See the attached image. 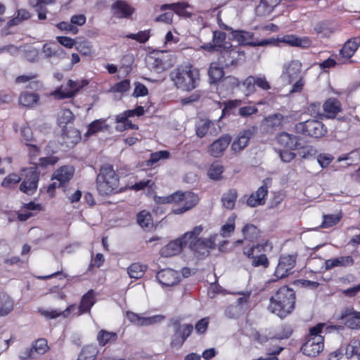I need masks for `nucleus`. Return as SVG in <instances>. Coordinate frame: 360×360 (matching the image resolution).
<instances>
[{"instance_id":"obj_1","label":"nucleus","mask_w":360,"mask_h":360,"mask_svg":"<svg viewBox=\"0 0 360 360\" xmlns=\"http://www.w3.org/2000/svg\"><path fill=\"white\" fill-rule=\"evenodd\" d=\"M174 86L182 91H190L195 89L200 82V71L188 63L178 65L169 74Z\"/></svg>"},{"instance_id":"obj_2","label":"nucleus","mask_w":360,"mask_h":360,"mask_svg":"<svg viewBox=\"0 0 360 360\" xmlns=\"http://www.w3.org/2000/svg\"><path fill=\"white\" fill-rule=\"evenodd\" d=\"M295 304V292L288 286L280 288L269 300V310L281 319L292 313Z\"/></svg>"},{"instance_id":"obj_3","label":"nucleus","mask_w":360,"mask_h":360,"mask_svg":"<svg viewBox=\"0 0 360 360\" xmlns=\"http://www.w3.org/2000/svg\"><path fill=\"white\" fill-rule=\"evenodd\" d=\"M119 185V177L113 167L105 165L101 167L96 178V187L101 195H109L117 193Z\"/></svg>"},{"instance_id":"obj_4","label":"nucleus","mask_w":360,"mask_h":360,"mask_svg":"<svg viewBox=\"0 0 360 360\" xmlns=\"http://www.w3.org/2000/svg\"><path fill=\"white\" fill-rule=\"evenodd\" d=\"M167 326L172 327L173 331L169 343L172 348H181L193 330V326L191 323L181 324V319L179 317L170 319Z\"/></svg>"},{"instance_id":"obj_5","label":"nucleus","mask_w":360,"mask_h":360,"mask_svg":"<svg viewBox=\"0 0 360 360\" xmlns=\"http://www.w3.org/2000/svg\"><path fill=\"white\" fill-rule=\"evenodd\" d=\"M232 37L240 45L250 46L252 47L265 46L269 44H274L276 41L274 38L259 40L255 38L254 33L245 30H233Z\"/></svg>"},{"instance_id":"obj_6","label":"nucleus","mask_w":360,"mask_h":360,"mask_svg":"<svg viewBox=\"0 0 360 360\" xmlns=\"http://www.w3.org/2000/svg\"><path fill=\"white\" fill-rule=\"evenodd\" d=\"M295 131L297 133L314 138H320L326 133L324 124L316 120H308L295 124Z\"/></svg>"},{"instance_id":"obj_7","label":"nucleus","mask_w":360,"mask_h":360,"mask_svg":"<svg viewBox=\"0 0 360 360\" xmlns=\"http://www.w3.org/2000/svg\"><path fill=\"white\" fill-rule=\"evenodd\" d=\"M198 195L193 193L176 192L168 196L158 198V202L166 204L184 201L185 207L189 210L198 204Z\"/></svg>"},{"instance_id":"obj_8","label":"nucleus","mask_w":360,"mask_h":360,"mask_svg":"<svg viewBox=\"0 0 360 360\" xmlns=\"http://www.w3.org/2000/svg\"><path fill=\"white\" fill-rule=\"evenodd\" d=\"M219 53L218 63L224 68L236 67L245 56L244 52L233 49L231 44Z\"/></svg>"},{"instance_id":"obj_9","label":"nucleus","mask_w":360,"mask_h":360,"mask_svg":"<svg viewBox=\"0 0 360 360\" xmlns=\"http://www.w3.org/2000/svg\"><path fill=\"white\" fill-rule=\"evenodd\" d=\"M24 172L25 179L20 186V190L27 195H32L37 189L39 172L36 165L25 169Z\"/></svg>"},{"instance_id":"obj_10","label":"nucleus","mask_w":360,"mask_h":360,"mask_svg":"<svg viewBox=\"0 0 360 360\" xmlns=\"http://www.w3.org/2000/svg\"><path fill=\"white\" fill-rule=\"evenodd\" d=\"M265 244H258L252 246L247 251H244V254L250 260L251 264L254 267H262L266 269L269 266V261L265 254L261 253L264 250Z\"/></svg>"},{"instance_id":"obj_11","label":"nucleus","mask_w":360,"mask_h":360,"mask_svg":"<svg viewBox=\"0 0 360 360\" xmlns=\"http://www.w3.org/2000/svg\"><path fill=\"white\" fill-rule=\"evenodd\" d=\"M215 247L214 238H198L192 240L189 243V248L195 253L197 257H204L210 254V249Z\"/></svg>"},{"instance_id":"obj_12","label":"nucleus","mask_w":360,"mask_h":360,"mask_svg":"<svg viewBox=\"0 0 360 360\" xmlns=\"http://www.w3.org/2000/svg\"><path fill=\"white\" fill-rule=\"evenodd\" d=\"M88 84L86 80L73 81L69 79L66 86H60L53 92L56 98L63 99L72 98L76 95L79 90Z\"/></svg>"},{"instance_id":"obj_13","label":"nucleus","mask_w":360,"mask_h":360,"mask_svg":"<svg viewBox=\"0 0 360 360\" xmlns=\"http://www.w3.org/2000/svg\"><path fill=\"white\" fill-rule=\"evenodd\" d=\"M148 67L156 72H161L167 69L171 61L167 51H160L153 56H148L147 59Z\"/></svg>"},{"instance_id":"obj_14","label":"nucleus","mask_w":360,"mask_h":360,"mask_svg":"<svg viewBox=\"0 0 360 360\" xmlns=\"http://www.w3.org/2000/svg\"><path fill=\"white\" fill-rule=\"evenodd\" d=\"M323 336L307 338L301 347L302 353L309 356H316L323 349Z\"/></svg>"},{"instance_id":"obj_15","label":"nucleus","mask_w":360,"mask_h":360,"mask_svg":"<svg viewBox=\"0 0 360 360\" xmlns=\"http://www.w3.org/2000/svg\"><path fill=\"white\" fill-rule=\"evenodd\" d=\"M257 130V127L252 126L241 131L231 145L232 150L237 153L243 150L248 146L250 139L255 135Z\"/></svg>"},{"instance_id":"obj_16","label":"nucleus","mask_w":360,"mask_h":360,"mask_svg":"<svg viewBox=\"0 0 360 360\" xmlns=\"http://www.w3.org/2000/svg\"><path fill=\"white\" fill-rule=\"evenodd\" d=\"M112 15L118 19L129 18L135 8L124 0H117L110 6Z\"/></svg>"},{"instance_id":"obj_17","label":"nucleus","mask_w":360,"mask_h":360,"mask_svg":"<svg viewBox=\"0 0 360 360\" xmlns=\"http://www.w3.org/2000/svg\"><path fill=\"white\" fill-rule=\"evenodd\" d=\"M156 278L163 286H173L180 281L179 274L172 269H165L158 271L156 274Z\"/></svg>"},{"instance_id":"obj_18","label":"nucleus","mask_w":360,"mask_h":360,"mask_svg":"<svg viewBox=\"0 0 360 360\" xmlns=\"http://www.w3.org/2000/svg\"><path fill=\"white\" fill-rule=\"evenodd\" d=\"M187 244V240L181 236L176 240L170 241L160 250V255L165 257H170L179 254Z\"/></svg>"},{"instance_id":"obj_19","label":"nucleus","mask_w":360,"mask_h":360,"mask_svg":"<svg viewBox=\"0 0 360 360\" xmlns=\"http://www.w3.org/2000/svg\"><path fill=\"white\" fill-rule=\"evenodd\" d=\"M231 141V138L229 135L226 134L220 136L209 146L210 154L215 158L221 156L230 144Z\"/></svg>"},{"instance_id":"obj_20","label":"nucleus","mask_w":360,"mask_h":360,"mask_svg":"<svg viewBox=\"0 0 360 360\" xmlns=\"http://www.w3.org/2000/svg\"><path fill=\"white\" fill-rule=\"evenodd\" d=\"M75 169L70 165H64L58 168L53 174L51 179L59 181V185L65 186L73 177Z\"/></svg>"},{"instance_id":"obj_21","label":"nucleus","mask_w":360,"mask_h":360,"mask_svg":"<svg viewBox=\"0 0 360 360\" xmlns=\"http://www.w3.org/2000/svg\"><path fill=\"white\" fill-rule=\"evenodd\" d=\"M276 43L273 44L276 46L279 42H283L292 46L307 48L311 45V41L308 37H298L294 34L285 35L281 38L275 39Z\"/></svg>"},{"instance_id":"obj_22","label":"nucleus","mask_w":360,"mask_h":360,"mask_svg":"<svg viewBox=\"0 0 360 360\" xmlns=\"http://www.w3.org/2000/svg\"><path fill=\"white\" fill-rule=\"evenodd\" d=\"M48 349L47 341L44 339H38L31 348L27 349L21 355L20 359L27 360L34 359L35 356L33 353L37 352L39 354H44Z\"/></svg>"},{"instance_id":"obj_23","label":"nucleus","mask_w":360,"mask_h":360,"mask_svg":"<svg viewBox=\"0 0 360 360\" xmlns=\"http://www.w3.org/2000/svg\"><path fill=\"white\" fill-rule=\"evenodd\" d=\"M96 303V294L94 290L91 289L86 292L81 299L77 316H80L85 313H89L91 307Z\"/></svg>"},{"instance_id":"obj_24","label":"nucleus","mask_w":360,"mask_h":360,"mask_svg":"<svg viewBox=\"0 0 360 360\" xmlns=\"http://www.w3.org/2000/svg\"><path fill=\"white\" fill-rule=\"evenodd\" d=\"M268 189L266 186H260L255 192L252 193L247 199L246 204L249 207H255L263 205L265 203V198L267 195Z\"/></svg>"},{"instance_id":"obj_25","label":"nucleus","mask_w":360,"mask_h":360,"mask_svg":"<svg viewBox=\"0 0 360 360\" xmlns=\"http://www.w3.org/2000/svg\"><path fill=\"white\" fill-rule=\"evenodd\" d=\"M354 264V259L352 256H341L324 262L326 271H329L335 267H347Z\"/></svg>"},{"instance_id":"obj_26","label":"nucleus","mask_w":360,"mask_h":360,"mask_svg":"<svg viewBox=\"0 0 360 360\" xmlns=\"http://www.w3.org/2000/svg\"><path fill=\"white\" fill-rule=\"evenodd\" d=\"M340 319L343 321L345 326L349 328H360V312L346 310L341 314Z\"/></svg>"},{"instance_id":"obj_27","label":"nucleus","mask_w":360,"mask_h":360,"mask_svg":"<svg viewBox=\"0 0 360 360\" xmlns=\"http://www.w3.org/2000/svg\"><path fill=\"white\" fill-rule=\"evenodd\" d=\"M189 6V4L186 1H179L173 4H162L160 6V10L162 11L166 10H171L173 13H176L177 15L189 18L191 16V13L186 11V8Z\"/></svg>"},{"instance_id":"obj_28","label":"nucleus","mask_w":360,"mask_h":360,"mask_svg":"<svg viewBox=\"0 0 360 360\" xmlns=\"http://www.w3.org/2000/svg\"><path fill=\"white\" fill-rule=\"evenodd\" d=\"M324 115L327 118H335L342 110L340 102L335 98H329L323 105Z\"/></svg>"},{"instance_id":"obj_29","label":"nucleus","mask_w":360,"mask_h":360,"mask_svg":"<svg viewBox=\"0 0 360 360\" xmlns=\"http://www.w3.org/2000/svg\"><path fill=\"white\" fill-rule=\"evenodd\" d=\"M29 82L27 87L35 91H39L43 88L42 82L37 79V75L30 73L28 75H20L16 77L15 83H25Z\"/></svg>"},{"instance_id":"obj_30","label":"nucleus","mask_w":360,"mask_h":360,"mask_svg":"<svg viewBox=\"0 0 360 360\" xmlns=\"http://www.w3.org/2000/svg\"><path fill=\"white\" fill-rule=\"evenodd\" d=\"M360 46V36L352 38L347 40L340 51V54L342 58L349 59L356 52Z\"/></svg>"},{"instance_id":"obj_31","label":"nucleus","mask_w":360,"mask_h":360,"mask_svg":"<svg viewBox=\"0 0 360 360\" xmlns=\"http://www.w3.org/2000/svg\"><path fill=\"white\" fill-rule=\"evenodd\" d=\"M277 143L285 149L295 150L298 146V139L296 136L287 132H282L276 137Z\"/></svg>"},{"instance_id":"obj_32","label":"nucleus","mask_w":360,"mask_h":360,"mask_svg":"<svg viewBox=\"0 0 360 360\" xmlns=\"http://www.w3.org/2000/svg\"><path fill=\"white\" fill-rule=\"evenodd\" d=\"M224 66L221 65L218 61L212 62L210 65L208 70V77L210 83L215 84L219 82L224 75Z\"/></svg>"},{"instance_id":"obj_33","label":"nucleus","mask_w":360,"mask_h":360,"mask_svg":"<svg viewBox=\"0 0 360 360\" xmlns=\"http://www.w3.org/2000/svg\"><path fill=\"white\" fill-rule=\"evenodd\" d=\"M99 350L96 345L91 344L84 346L77 360H96Z\"/></svg>"},{"instance_id":"obj_34","label":"nucleus","mask_w":360,"mask_h":360,"mask_svg":"<svg viewBox=\"0 0 360 360\" xmlns=\"http://www.w3.org/2000/svg\"><path fill=\"white\" fill-rule=\"evenodd\" d=\"M117 340V334L114 332L101 330L96 336V340L100 346H105L107 344H112Z\"/></svg>"},{"instance_id":"obj_35","label":"nucleus","mask_w":360,"mask_h":360,"mask_svg":"<svg viewBox=\"0 0 360 360\" xmlns=\"http://www.w3.org/2000/svg\"><path fill=\"white\" fill-rule=\"evenodd\" d=\"M301 70L302 64L298 60H293L289 64L285 73L286 74L290 83L300 77Z\"/></svg>"},{"instance_id":"obj_36","label":"nucleus","mask_w":360,"mask_h":360,"mask_svg":"<svg viewBox=\"0 0 360 360\" xmlns=\"http://www.w3.org/2000/svg\"><path fill=\"white\" fill-rule=\"evenodd\" d=\"M37 93L22 92L19 97V103L25 107L32 108L39 102Z\"/></svg>"},{"instance_id":"obj_37","label":"nucleus","mask_w":360,"mask_h":360,"mask_svg":"<svg viewBox=\"0 0 360 360\" xmlns=\"http://www.w3.org/2000/svg\"><path fill=\"white\" fill-rule=\"evenodd\" d=\"M0 316H6L13 309V300L7 295H3L0 298Z\"/></svg>"},{"instance_id":"obj_38","label":"nucleus","mask_w":360,"mask_h":360,"mask_svg":"<svg viewBox=\"0 0 360 360\" xmlns=\"http://www.w3.org/2000/svg\"><path fill=\"white\" fill-rule=\"evenodd\" d=\"M226 34L225 32L219 30H215L213 32L212 41L218 48L219 52L229 47V44H231L229 42H226Z\"/></svg>"},{"instance_id":"obj_39","label":"nucleus","mask_w":360,"mask_h":360,"mask_svg":"<svg viewBox=\"0 0 360 360\" xmlns=\"http://www.w3.org/2000/svg\"><path fill=\"white\" fill-rule=\"evenodd\" d=\"M346 354L353 360H360V341L352 340L346 348Z\"/></svg>"},{"instance_id":"obj_40","label":"nucleus","mask_w":360,"mask_h":360,"mask_svg":"<svg viewBox=\"0 0 360 360\" xmlns=\"http://www.w3.org/2000/svg\"><path fill=\"white\" fill-rule=\"evenodd\" d=\"M238 197V193L236 189H230L225 193L222 198L221 201L224 207L228 210L233 209L235 203Z\"/></svg>"},{"instance_id":"obj_41","label":"nucleus","mask_w":360,"mask_h":360,"mask_svg":"<svg viewBox=\"0 0 360 360\" xmlns=\"http://www.w3.org/2000/svg\"><path fill=\"white\" fill-rule=\"evenodd\" d=\"M42 51L47 58H51L53 56L60 57L64 54L63 49L55 43L45 44L43 46Z\"/></svg>"},{"instance_id":"obj_42","label":"nucleus","mask_w":360,"mask_h":360,"mask_svg":"<svg viewBox=\"0 0 360 360\" xmlns=\"http://www.w3.org/2000/svg\"><path fill=\"white\" fill-rule=\"evenodd\" d=\"M137 222L143 229L153 228V219L150 213L146 210L140 212L137 215Z\"/></svg>"},{"instance_id":"obj_43","label":"nucleus","mask_w":360,"mask_h":360,"mask_svg":"<svg viewBox=\"0 0 360 360\" xmlns=\"http://www.w3.org/2000/svg\"><path fill=\"white\" fill-rule=\"evenodd\" d=\"M108 125L105 124V120L103 119L96 120L93 121L88 126V130L86 132V136H91L96 133L107 129Z\"/></svg>"},{"instance_id":"obj_44","label":"nucleus","mask_w":360,"mask_h":360,"mask_svg":"<svg viewBox=\"0 0 360 360\" xmlns=\"http://www.w3.org/2000/svg\"><path fill=\"white\" fill-rule=\"evenodd\" d=\"M280 2L281 0H260L257 11L262 12L263 14L270 13Z\"/></svg>"},{"instance_id":"obj_45","label":"nucleus","mask_w":360,"mask_h":360,"mask_svg":"<svg viewBox=\"0 0 360 360\" xmlns=\"http://www.w3.org/2000/svg\"><path fill=\"white\" fill-rule=\"evenodd\" d=\"M224 171V167L219 162L212 163L207 172V175L212 180H219L222 177Z\"/></svg>"},{"instance_id":"obj_46","label":"nucleus","mask_w":360,"mask_h":360,"mask_svg":"<svg viewBox=\"0 0 360 360\" xmlns=\"http://www.w3.org/2000/svg\"><path fill=\"white\" fill-rule=\"evenodd\" d=\"M145 271H146L145 266H143L139 263H134V264H131L128 267L127 272H128L129 276L131 278H135V279H139L143 276Z\"/></svg>"},{"instance_id":"obj_47","label":"nucleus","mask_w":360,"mask_h":360,"mask_svg":"<svg viewBox=\"0 0 360 360\" xmlns=\"http://www.w3.org/2000/svg\"><path fill=\"white\" fill-rule=\"evenodd\" d=\"M242 231L245 238L250 241L255 240L259 237V231L257 227L253 224L245 225Z\"/></svg>"},{"instance_id":"obj_48","label":"nucleus","mask_w":360,"mask_h":360,"mask_svg":"<svg viewBox=\"0 0 360 360\" xmlns=\"http://www.w3.org/2000/svg\"><path fill=\"white\" fill-rule=\"evenodd\" d=\"M170 153L167 150H160L150 154V158L147 161L148 166H153L160 160H165L169 158Z\"/></svg>"},{"instance_id":"obj_49","label":"nucleus","mask_w":360,"mask_h":360,"mask_svg":"<svg viewBox=\"0 0 360 360\" xmlns=\"http://www.w3.org/2000/svg\"><path fill=\"white\" fill-rule=\"evenodd\" d=\"M62 136L66 143H75L79 139V132L74 128L69 130L65 128L63 129Z\"/></svg>"},{"instance_id":"obj_50","label":"nucleus","mask_w":360,"mask_h":360,"mask_svg":"<svg viewBox=\"0 0 360 360\" xmlns=\"http://www.w3.org/2000/svg\"><path fill=\"white\" fill-rule=\"evenodd\" d=\"M314 31L321 37H328L333 31L326 22H319L314 27Z\"/></svg>"},{"instance_id":"obj_51","label":"nucleus","mask_w":360,"mask_h":360,"mask_svg":"<svg viewBox=\"0 0 360 360\" xmlns=\"http://www.w3.org/2000/svg\"><path fill=\"white\" fill-rule=\"evenodd\" d=\"M20 180L21 177L18 174L15 173L10 174L4 179L1 186L6 188H11L15 187Z\"/></svg>"},{"instance_id":"obj_52","label":"nucleus","mask_w":360,"mask_h":360,"mask_svg":"<svg viewBox=\"0 0 360 360\" xmlns=\"http://www.w3.org/2000/svg\"><path fill=\"white\" fill-rule=\"evenodd\" d=\"M323 220L321 223V226L322 228H329L337 224L340 219L341 216L339 214H327L323 215Z\"/></svg>"},{"instance_id":"obj_53","label":"nucleus","mask_w":360,"mask_h":360,"mask_svg":"<svg viewBox=\"0 0 360 360\" xmlns=\"http://www.w3.org/2000/svg\"><path fill=\"white\" fill-rule=\"evenodd\" d=\"M296 262V257L294 255L281 256L278 263L288 269V271L292 273V269L295 266Z\"/></svg>"},{"instance_id":"obj_54","label":"nucleus","mask_w":360,"mask_h":360,"mask_svg":"<svg viewBox=\"0 0 360 360\" xmlns=\"http://www.w3.org/2000/svg\"><path fill=\"white\" fill-rule=\"evenodd\" d=\"M165 319V316L162 314H156L151 316L143 317L142 323L141 326H148L154 325L163 321Z\"/></svg>"},{"instance_id":"obj_55","label":"nucleus","mask_w":360,"mask_h":360,"mask_svg":"<svg viewBox=\"0 0 360 360\" xmlns=\"http://www.w3.org/2000/svg\"><path fill=\"white\" fill-rule=\"evenodd\" d=\"M165 319V316L162 314H156L151 316L143 317L142 323L141 326H148L154 325L163 321Z\"/></svg>"},{"instance_id":"obj_56","label":"nucleus","mask_w":360,"mask_h":360,"mask_svg":"<svg viewBox=\"0 0 360 360\" xmlns=\"http://www.w3.org/2000/svg\"><path fill=\"white\" fill-rule=\"evenodd\" d=\"M212 124V122L210 120L202 121L201 123L198 124L196 126V129H195L196 135L199 138L204 137L207 134V133L210 127V125Z\"/></svg>"},{"instance_id":"obj_57","label":"nucleus","mask_w":360,"mask_h":360,"mask_svg":"<svg viewBox=\"0 0 360 360\" xmlns=\"http://www.w3.org/2000/svg\"><path fill=\"white\" fill-rule=\"evenodd\" d=\"M316 153V149L311 146L302 147L298 151L299 155L303 159H309L314 157Z\"/></svg>"},{"instance_id":"obj_58","label":"nucleus","mask_w":360,"mask_h":360,"mask_svg":"<svg viewBox=\"0 0 360 360\" xmlns=\"http://www.w3.org/2000/svg\"><path fill=\"white\" fill-rule=\"evenodd\" d=\"M20 133L22 136V141H23L25 144H27L28 142H36L35 139L33 138L32 131L30 127L27 125L22 127Z\"/></svg>"},{"instance_id":"obj_59","label":"nucleus","mask_w":360,"mask_h":360,"mask_svg":"<svg viewBox=\"0 0 360 360\" xmlns=\"http://www.w3.org/2000/svg\"><path fill=\"white\" fill-rule=\"evenodd\" d=\"M129 89L130 80L126 79L114 84L112 87V91L117 93H124L127 91Z\"/></svg>"},{"instance_id":"obj_60","label":"nucleus","mask_w":360,"mask_h":360,"mask_svg":"<svg viewBox=\"0 0 360 360\" xmlns=\"http://www.w3.org/2000/svg\"><path fill=\"white\" fill-rule=\"evenodd\" d=\"M203 230V227L201 225L195 226L191 231H188L185 233L182 236L185 240H195L199 238L198 236L201 233Z\"/></svg>"},{"instance_id":"obj_61","label":"nucleus","mask_w":360,"mask_h":360,"mask_svg":"<svg viewBox=\"0 0 360 360\" xmlns=\"http://www.w3.org/2000/svg\"><path fill=\"white\" fill-rule=\"evenodd\" d=\"M74 120V115L68 109H64L60 112V114L58 117V122L59 124H68L71 122H72Z\"/></svg>"},{"instance_id":"obj_62","label":"nucleus","mask_w":360,"mask_h":360,"mask_svg":"<svg viewBox=\"0 0 360 360\" xmlns=\"http://www.w3.org/2000/svg\"><path fill=\"white\" fill-rule=\"evenodd\" d=\"M284 120V116L280 113H276L272 115H269L266 118L269 125L275 127L281 125Z\"/></svg>"},{"instance_id":"obj_63","label":"nucleus","mask_w":360,"mask_h":360,"mask_svg":"<svg viewBox=\"0 0 360 360\" xmlns=\"http://www.w3.org/2000/svg\"><path fill=\"white\" fill-rule=\"evenodd\" d=\"M144 114V109L142 106H137L135 109L127 110L122 112V117H120V120H125L126 117H131L135 115L141 116Z\"/></svg>"},{"instance_id":"obj_64","label":"nucleus","mask_w":360,"mask_h":360,"mask_svg":"<svg viewBox=\"0 0 360 360\" xmlns=\"http://www.w3.org/2000/svg\"><path fill=\"white\" fill-rule=\"evenodd\" d=\"M292 150L282 149L278 150L279 157L283 162H290L296 157V154Z\"/></svg>"}]
</instances>
